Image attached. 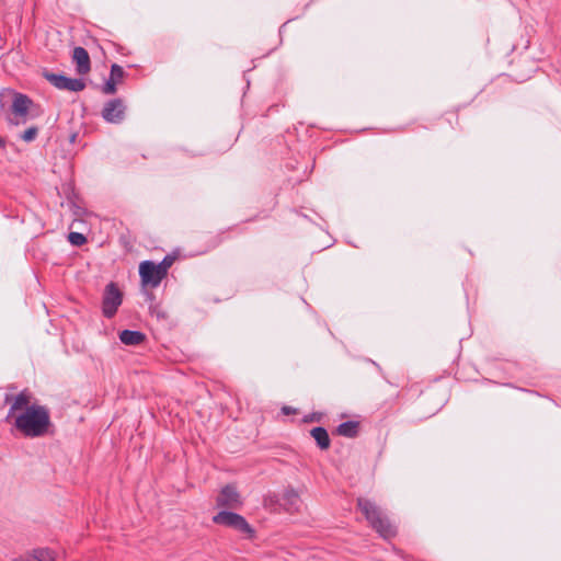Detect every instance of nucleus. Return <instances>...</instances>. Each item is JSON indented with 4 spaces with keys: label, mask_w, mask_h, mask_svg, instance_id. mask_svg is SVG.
<instances>
[{
    "label": "nucleus",
    "mask_w": 561,
    "mask_h": 561,
    "mask_svg": "<svg viewBox=\"0 0 561 561\" xmlns=\"http://www.w3.org/2000/svg\"><path fill=\"white\" fill-rule=\"evenodd\" d=\"M13 425L23 436L37 438L47 435L53 423L48 408L33 403L15 415Z\"/></svg>",
    "instance_id": "f257e3e1"
},
{
    "label": "nucleus",
    "mask_w": 561,
    "mask_h": 561,
    "mask_svg": "<svg viewBox=\"0 0 561 561\" xmlns=\"http://www.w3.org/2000/svg\"><path fill=\"white\" fill-rule=\"evenodd\" d=\"M357 505L364 514L369 525L385 539L396 536V527L392 526L389 518L382 513L377 504L368 499L358 497Z\"/></svg>",
    "instance_id": "f03ea898"
},
{
    "label": "nucleus",
    "mask_w": 561,
    "mask_h": 561,
    "mask_svg": "<svg viewBox=\"0 0 561 561\" xmlns=\"http://www.w3.org/2000/svg\"><path fill=\"white\" fill-rule=\"evenodd\" d=\"M213 523L216 525L231 528L239 533L244 539H254L256 536L255 529L248 523V520L240 514L222 510L213 516Z\"/></svg>",
    "instance_id": "7ed1b4c3"
},
{
    "label": "nucleus",
    "mask_w": 561,
    "mask_h": 561,
    "mask_svg": "<svg viewBox=\"0 0 561 561\" xmlns=\"http://www.w3.org/2000/svg\"><path fill=\"white\" fill-rule=\"evenodd\" d=\"M43 78L58 90L80 92L84 90L85 82L81 78H70L64 73H55L48 70L43 71Z\"/></svg>",
    "instance_id": "20e7f679"
},
{
    "label": "nucleus",
    "mask_w": 561,
    "mask_h": 561,
    "mask_svg": "<svg viewBox=\"0 0 561 561\" xmlns=\"http://www.w3.org/2000/svg\"><path fill=\"white\" fill-rule=\"evenodd\" d=\"M123 302V295L113 282L105 286L102 297V313L106 319L113 318Z\"/></svg>",
    "instance_id": "39448f33"
},
{
    "label": "nucleus",
    "mask_w": 561,
    "mask_h": 561,
    "mask_svg": "<svg viewBox=\"0 0 561 561\" xmlns=\"http://www.w3.org/2000/svg\"><path fill=\"white\" fill-rule=\"evenodd\" d=\"M139 276L144 287L156 288L167 275L157 266V263L146 260L139 264Z\"/></svg>",
    "instance_id": "423d86ee"
},
{
    "label": "nucleus",
    "mask_w": 561,
    "mask_h": 561,
    "mask_svg": "<svg viewBox=\"0 0 561 561\" xmlns=\"http://www.w3.org/2000/svg\"><path fill=\"white\" fill-rule=\"evenodd\" d=\"M125 112L123 100L115 98L105 102L101 116L108 124H121L125 119Z\"/></svg>",
    "instance_id": "0eeeda50"
},
{
    "label": "nucleus",
    "mask_w": 561,
    "mask_h": 561,
    "mask_svg": "<svg viewBox=\"0 0 561 561\" xmlns=\"http://www.w3.org/2000/svg\"><path fill=\"white\" fill-rule=\"evenodd\" d=\"M217 506L237 508L242 505L239 491L233 484H226L221 488L216 499Z\"/></svg>",
    "instance_id": "6e6552de"
},
{
    "label": "nucleus",
    "mask_w": 561,
    "mask_h": 561,
    "mask_svg": "<svg viewBox=\"0 0 561 561\" xmlns=\"http://www.w3.org/2000/svg\"><path fill=\"white\" fill-rule=\"evenodd\" d=\"M30 399H31V396H30V392L24 389L22 390L21 392H19L15 397H12L10 394H7L5 396V403L10 402L12 400V404L8 411V414L5 416V421L7 422H10V419L13 417L15 415V411L18 410H25L26 407H30Z\"/></svg>",
    "instance_id": "1a4fd4ad"
},
{
    "label": "nucleus",
    "mask_w": 561,
    "mask_h": 561,
    "mask_svg": "<svg viewBox=\"0 0 561 561\" xmlns=\"http://www.w3.org/2000/svg\"><path fill=\"white\" fill-rule=\"evenodd\" d=\"M126 75L124 68L118 64H113L110 70V77L102 85V92L106 95L115 94L117 91V83L122 81Z\"/></svg>",
    "instance_id": "9d476101"
},
{
    "label": "nucleus",
    "mask_w": 561,
    "mask_h": 561,
    "mask_svg": "<svg viewBox=\"0 0 561 561\" xmlns=\"http://www.w3.org/2000/svg\"><path fill=\"white\" fill-rule=\"evenodd\" d=\"M9 95H12V112L15 116L24 117L26 116L30 106L32 105V100L23 93L15 92L13 90L8 91Z\"/></svg>",
    "instance_id": "9b49d317"
},
{
    "label": "nucleus",
    "mask_w": 561,
    "mask_h": 561,
    "mask_svg": "<svg viewBox=\"0 0 561 561\" xmlns=\"http://www.w3.org/2000/svg\"><path fill=\"white\" fill-rule=\"evenodd\" d=\"M72 60L79 75H87L91 70V60L85 48L77 46L72 51Z\"/></svg>",
    "instance_id": "f8f14e48"
},
{
    "label": "nucleus",
    "mask_w": 561,
    "mask_h": 561,
    "mask_svg": "<svg viewBox=\"0 0 561 561\" xmlns=\"http://www.w3.org/2000/svg\"><path fill=\"white\" fill-rule=\"evenodd\" d=\"M280 505L288 513L297 512L300 506V496L298 492L293 488L286 489L282 495Z\"/></svg>",
    "instance_id": "ddd939ff"
},
{
    "label": "nucleus",
    "mask_w": 561,
    "mask_h": 561,
    "mask_svg": "<svg viewBox=\"0 0 561 561\" xmlns=\"http://www.w3.org/2000/svg\"><path fill=\"white\" fill-rule=\"evenodd\" d=\"M119 340L128 346L140 345L146 340V334L138 330L125 329L119 332Z\"/></svg>",
    "instance_id": "4468645a"
},
{
    "label": "nucleus",
    "mask_w": 561,
    "mask_h": 561,
    "mask_svg": "<svg viewBox=\"0 0 561 561\" xmlns=\"http://www.w3.org/2000/svg\"><path fill=\"white\" fill-rule=\"evenodd\" d=\"M310 435L316 440L317 446L321 450H327L331 445V439L327 428L323 426H316L310 431Z\"/></svg>",
    "instance_id": "2eb2a0df"
},
{
    "label": "nucleus",
    "mask_w": 561,
    "mask_h": 561,
    "mask_svg": "<svg viewBox=\"0 0 561 561\" xmlns=\"http://www.w3.org/2000/svg\"><path fill=\"white\" fill-rule=\"evenodd\" d=\"M359 423L357 421H345L337 425L336 433L347 438H354L358 434Z\"/></svg>",
    "instance_id": "dca6fc26"
},
{
    "label": "nucleus",
    "mask_w": 561,
    "mask_h": 561,
    "mask_svg": "<svg viewBox=\"0 0 561 561\" xmlns=\"http://www.w3.org/2000/svg\"><path fill=\"white\" fill-rule=\"evenodd\" d=\"M33 561H54V552L47 548H39L33 551L31 554Z\"/></svg>",
    "instance_id": "f3484780"
},
{
    "label": "nucleus",
    "mask_w": 561,
    "mask_h": 561,
    "mask_svg": "<svg viewBox=\"0 0 561 561\" xmlns=\"http://www.w3.org/2000/svg\"><path fill=\"white\" fill-rule=\"evenodd\" d=\"M68 241L75 247H81L87 243L88 239L83 233L72 231L68 234Z\"/></svg>",
    "instance_id": "a211bd4d"
},
{
    "label": "nucleus",
    "mask_w": 561,
    "mask_h": 561,
    "mask_svg": "<svg viewBox=\"0 0 561 561\" xmlns=\"http://www.w3.org/2000/svg\"><path fill=\"white\" fill-rule=\"evenodd\" d=\"M37 134L38 128L36 126H31L23 131V134L21 135V139L26 142H31L36 138Z\"/></svg>",
    "instance_id": "6ab92c4d"
},
{
    "label": "nucleus",
    "mask_w": 561,
    "mask_h": 561,
    "mask_svg": "<svg viewBox=\"0 0 561 561\" xmlns=\"http://www.w3.org/2000/svg\"><path fill=\"white\" fill-rule=\"evenodd\" d=\"M174 257L171 255H165L160 263H157V266L167 275L168 270L172 265Z\"/></svg>",
    "instance_id": "aec40b11"
},
{
    "label": "nucleus",
    "mask_w": 561,
    "mask_h": 561,
    "mask_svg": "<svg viewBox=\"0 0 561 561\" xmlns=\"http://www.w3.org/2000/svg\"><path fill=\"white\" fill-rule=\"evenodd\" d=\"M320 420H321V414L317 413V412H313L309 415H305V417H304L305 422H313V421L319 422Z\"/></svg>",
    "instance_id": "412c9836"
},
{
    "label": "nucleus",
    "mask_w": 561,
    "mask_h": 561,
    "mask_svg": "<svg viewBox=\"0 0 561 561\" xmlns=\"http://www.w3.org/2000/svg\"><path fill=\"white\" fill-rule=\"evenodd\" d=\"M366 360H367L368 363H370L371 365H374V366L377 368V370L379 371V374H380L383 378H386V377L383 376V370H382V368L380 367V365H379L378 363H376L375 360L369 359V358H367ZM385 380H386L388 383H390V381H389V380H387V379H385Z\"/></svg>",
    "instance_id": "4be33fe9"
},
{
    "label": "nucleus",
    "mask_w": 561,
    "mask_h": 561,
    "mask_svg": "<svg viewBox=\"0 0 561 561\" xmlns=\"http://www.w3.org/2000/svg\"><path fill=\"white\" fill-rule=\"evenodd\" d=\"M282 413H283L284 415H290V414L296 413V409H294V408H291V407H288V405H284V407L282 408Z\"/></svg>",
    "instance_id": "5701e85b"
},
{
    "label": "nucleus",
    "mask_w": 561,
    "mask_h": 561,
    "mask_svg": "<svg viewBox=\"0 0 561 561\" xmlns=\"http://www.w3.org/2000/svg\"><path fill=\"white\" fill-rule=\"evenodd\" d=\"M13 561H33V560H32V557H31V556H27V557H25V558L14 559Z\"/></svg>",
    "instance_id": "b1692460"
},
{
    "label": "nucleus",
    "mask_w": 561,
    "mask_h": 561,
    "mask_svg": "<svg viewBox=\"0 0 561 561\" xmlns=\"http://www.w3.org/2000/svg\"><path fill=\"white\" fill-rule=\"evenodd\" d=\"M5 141L3 138L0 137V148H4Z\"/></svg>",
    "instance_id": "393cba45"
},
{
    "label": "nucleus",
    "mask_w": 561,
    "mask_h": 561,
    "mask_svg": "<svg viewBox=\"0 0 561 561\" xmlns=\"http://www.w3.org/2000/svg\"><path fill=\"white\" fill-rule=\"evenodd\" d=\"M146 296L148 297V299L152 300L153 299V295L151 293H148L146 291Z\"/></svg>",
    "instance_id": "a878e982"
},
{
    "label": "nucleus",
    "mask_w": 561,
    "mask_h": 561,
    "mask_svg": "<svg viewBox=\"0 0 561 561\" xmlns=\"http://www.w3.org/2000/svg\"><path fill=\"white\" fill-rule=\"evenodd\" d=\"M3 98H4V93H3V92H1V93H0V101H2V99H3Z\"/></svg>",
    "instance_id": "bb28decb"
}]
</instances>
